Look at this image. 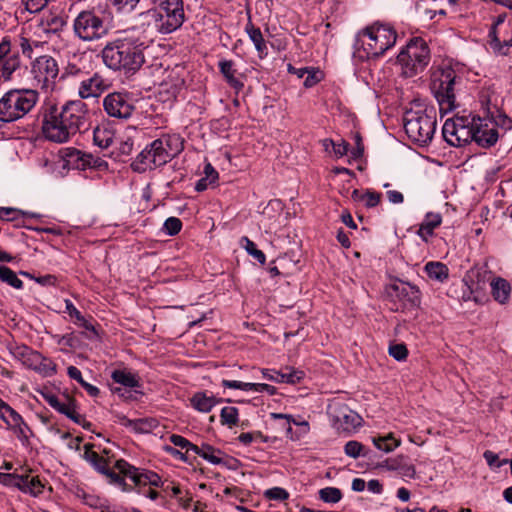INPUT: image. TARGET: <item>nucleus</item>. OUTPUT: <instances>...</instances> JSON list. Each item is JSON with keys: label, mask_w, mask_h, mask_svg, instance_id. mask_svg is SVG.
Listing matches in <instances>:
<instances>
[{"label": "nucleus", "mask_w": 512, "mask_h": 512, "mask_svg": "<svg viewBox=\"0 0 512 512\" xmlns=\"http://www.w3.org/2000/svg\"><path fill=\"white\" fill-rule=\"evenodd\" d=\"M220 73L223 75L227 84L233 88L237 93L244 87V83L237 77V70L232 60H220L218 63Z\"/></svg>", "instance_id": "obj_22"}, {"label": "nucleus", "mask_w": 512, "mask_h": 512, "mask_svg": "<svg viewBox=\"0 0 512 512\" xmlns=\"http://www.w3.org/2000/svg\"><path fill=\"white\" fill-rule=\"evenodd\" d=\"M424 271L430 279L441 283L447 280L449 277L448 267L444 263L438 261H431L426 263L424 266Z\"/></svg>", "instance_id": "obj_31"}, {"label": "nucleus", "mask_w": 512, "mask_h": 512, "mask_svg": "<svg viewBox=\"0 0 512 512\" xmlns=\"http://www.w3.org/2000/svg\"><path fill=\"white\" fill-rule=\"evenodd\" d=\"M220 421L222 425L232 427L238 423V409L232 406L222 408L220 413Z\"/></svg>", "instance_id": "obj_48"}, {"label": "nucleus", "mask_w": 512, "mask_h": 512, "mask_svg": "<svg viewBox=\"0 0 512 512\" xmlns=\"http://www.w3.org/2000/svg\"><path fill=\"white\" fill-rule=\"evenodd\" d=\"M495 112L491 114L488 118L492 121L495 128L502 127L506 130L512 128V119L508 117L505 113L501 112L498 107H495Z\"/></svg>", "instance_id": "obj_47"}, {"label": "nucleus", "mask_w": 512, "mask_h": 512, "mask_svg": "<svg viewBox=\"0 0 512 512\" xmlns=\"http://www.w3.org/2000/svg\"><path fill=\"white\" fill-rule=\"evenodd\" d=\"M473 141L482 148H490L496 144L499 138L497 128L488 117L473 116Z\"/></svg>", "instance_id": "obj_16"}, {"label": "nucleus", "mask_w": 512, "mask_h": 512, "mask_svg": "<svg viewBox=\"0 0 512 512\" xmlns=\"http://www.w3.org/2000/svg\"><path fill=\"white\" fill-rule=\"evenodd\" d=\"M89 127L87 105L82 100L68 101L61 110L56 105L43 112L42 132L46 139L63 143Z\"/></svg>", "instance_id": "obj_1"}, {"label": "nucleus", "mask_w": 512, "mask_h": 512, "mask_svg": "<svg viewBox=\"0 0 512 512\" xmlns=\"http://www.w3.org/2000/svg\"><path fill=\"white\" fill-rule=\"evenodd\" d=\"M436 124V113L432 108L408 111L404 117V129L407 136L421 146L431 142Z\"/></svg>", "instance_id": "obj_6"}, {"label": "nucleus", "mask_w": 512, "mask_h": 512, "mask_svg": "<svg viewBox=\"0 0 512 512\" xmlns=\"http://www.w3.org/2000/svg\"><path fill=\"white\" fill-rule=\"evenodd\" d=\"M373 444L381 451L391 452L400 445V441L396 440L392 434L372 438Z\"/></svg>", "instance_id": "obj_44"}, {"label": "nucleus", "mask_w": 512, "mask_h": 512, "mask_svg": "<svg viewBox=\"0 0 512 512\" xmlns=\"http://www.w3.org/2000/svg\"><path fill=\"white\" fill-rule=\"evenodd\" d=\"M148 147L152 153L154 165H157L159 167L171 161V158L166 151L163 141H161L160 138L154 140L150 145H148Z\"/></svg>", "instance_id": "obj_35"}, {"label": "nucleus", "mask_w": 512, "mask_h": 512, "mask_svg": "<svg viewBox=\"0 0 512 512\" xmlns=\"http://www.w3.org/2000/svg\"><path fill=\"white\" fill-rule=\"evenodd\" d=\"M22 213L20 210L10 207H0V219L6 221H14L18 215Z\"/></svg>", "instance_id": "obj_63"}, {"label": "nucleus", "mask_w": 512, "mask_h": 512, "mask_svg": "<svg viewBox=\"0 0 512 512\" xmlns=\"http://www.w3.org/2000/svg\"><path fill=\"white\" fill-rule=\"evenodd\" d=\"M262 375L265 379L277 383H291L299 382L304 377V372L299 370H292L290 372H281L272 369H262Z\"/></svg>", "instance_id": "obj_24"}, {"label": "nucleus", "mask_w": 512, "mask_h": 512, "mask_svg": "<svg viewBox=\"0 0 512 512\" xmlns=\"http://www.w3.org/2000/svg\"><path fill=\"white\" fill-rule=\"evenodd\" d=\"M108 22L94 10H83L73 20V32L84 42H92L106 37L109 33Z\"/></svg>", "instance_id": "obj_7"}, {"label": "nucleus", "mask_w": 512, "mask_h": 512, "mask_svg": "<svg viewBox=\"0 0 512 512\" xmlns=\"http://www.w3.org/2000/svg\"><path fill=\"white\" fill-rule=\"evenodd\" d=\"M264 497L268 500L284 501L289 498V493L281 487H273L264 492Z\"/></svg>", "instance_id": "obj_54"}, {"label": "nucleus", "mask_w": 512, "mask_h": 512, "mask_svg": "<svg viewBox=\"0 0 512 512\" xmlns=\"http://www.w3.org/2000/svg\"><path fill=\"white\" fill-rule=\"evenodd\" d=\"M163 20L166 27L169 28L170 32H174L179 29L185 21L184 9L182 7L169 8V10H162Z\"/></svg>", "instance_id": "obj_27"}, {"label": "nucleus", "mask_w": 512, "mask_h": 512, "mask_svg": "<svg viewBox=\"0 0 512 512\" xmlns=\"http://www.w3.org/2000/svg\"><path fill=\"white\" fill-rule=\"evenodd\" d=\"M191 404L196 410L208 413L217 404V401L214 396H208L204 392H197L191 398Z\"/></svg>", "instance_id": "obj_37"}, {"label": "nucleus", "mask_w": 512, "mask_h": 512, "mask_svg": "<svg viewBox=\"0 0 512 512\" xmlns=\"http://www.w3.org/2000/svg\"><path fill=\"white\" fill-rule=\"evenodd\" d=\"M194 453L211 464L218 465L222 463V459L219 456L222 454V451L212 447L209 444L203 443L200 447L198 446V450L194 451Z\"/></svg>", "instance_id": "obj_40"}, {"label": "nucleus", "mask_w": 512, "mask_h": 512, "mask_svg": "<svg viewBox=\"0 0 512 512\" xmlns=\"http://www.w3.org/2000/svg\"><path fill=\"white\" fill-rule=\"evenodd\" d=\"M492 96L493 95L489 90H483L480 92L479 101L483 109V117H489L495 112L494 106L497 107V105L493 103Z\"/></svg>", "instance_id": "obj_49"}, {"label": "nucleus", "mask_w": 512, "mask_h": 512, "mask_svg": "<svg viewBox=\"0 0 512 512\" xmlns=\"http://www.w3.org/2000/svg\"><path fill=\"white\" fill-rule=\"evenodd\" d=\"M51 0H23L26 10L30 13L42 11Z\"/></svg>", "instance_id": "obj_57"}, {"label": "nucleus", "mask_w": 512, "mask_h": 512, "mask_svg": "<svg viewBox=\"0 0 512 512\" xmlns=\"http://www.w3.org/2000/svg\"><path fill=\"white\" fill-rule=\"evenodd\" d=\"M389 297L393 302L394 311H410L418 308L421 304V292L419 288L408 282L400 281L392 284L388 290Z\"/></svg>", "instance_id": "obj_10"}, {"label": "nucleus", "mask_w": 512, "mask_h": 512, "mask_svg": "<svg viewBox=\"0 0 512 512\" xmlns=\"http://www.w3.org/2000/svg\"><path fill=\"white\" fill-rule=\"evenodd\" d=\"M389 355L397 361L407 358L408 350L404 344H394L389 347Z\"/></svg>", "instance_id": "obj_56"}, {"label": "nucleus", "mask_w": 512, "mask_h": 512, "mask_svg": "<svg viewBox=\"0 0 512 512\" xmlns=\"http://www.w3.org/2000/svg\"><path fill=\"white\" fill-rule=\"evenodd\" d=\"M56 338H57V343L59 345L67 347V348H75L78 343V339L76 336H74L73 333L65 334L62 336H56Z\"/></svg>", "instance_id": "obj_61"}, {"label": "nucleus", "mask_w": 512, "mask_h": 512, "mask_svg": "<svg viewBox=\"0 0 512 512\" xmlns=\"http://www.w3.org/2000/svg\"><path fill=\"white\" fill-rule=\"evenodd\" d=\"M182 229V222L177 217H169L165 220L163 225V231L169 235H177Z\"/></svg>", "instance_id": "obj_51"}, {"label": "nucleus", "mask_w": 512, "mask_h": 512, "mask_svg": "<svg viewBox=\"0 0 512 512\" xmlns=\"http://www.w3.org/2000/svg\"><path fill=\"white\" fill-rule=\"evenodd\" d=\"M113 133L104 127H96L93 131L94 144L100 148H108L113 143Z\"/></svg>", "instance_id": "obj_42"}, {"label": "nucleus", "mask_w": 512, "mask_h": 512, "mask_svg": "<svg viewBox=\"0 0 512 512\" xmlns=\"http://www.w3.org/2000/svg\"><path fill=\"white\" fill-rule=\"evenodd\" d=\"M171 160L183 150V140L179 135H163L160 137Z\"/></svg>", "instance_id": "obj_38"}, {"label": "nucleus", "mask_w": 512, "mask_h": 512, "mask_svg": "<svg viewBox=\"0 0 512 512\" xmlns=\"http://www.w3.org/2000/svg\"><path fill=\"white\" fill-rule=\"evenodd\" d=\"M306 77L304 79V86L305 87H312L314 86L315 84H317L321 78H322V73L321 71L319 70H310L308 68V72L306 73Z\"/></svg>", "instance_id": "obj_62"}, {"label": "nucleus", "mask_w": 512, "mask_h": 512, "mask_svg": "<svg viewBox=\"0 0 512 512\" xmlns=\"http://www.w3.org/2000/svg\"><path fill=\"white\" fill-rule=\"evenodd\" d=\"M383 466L388 470L397 471L403 477L414 478L416 474L414 465L403 455L386 459Z\"/></svg>", "instance_id": "obj_23"}, {"label": "nucleus", "mask_w": 512, "mask_h": 512, "mask_svg": "<svg viewBox=\"0 0 512 512\" xmlns=\"http://www.w3.org/2000/svg\"><path fill=\"white\" fill-rule=\"evenodd\" d=\"M138 26L142 29L144 36L141 38L146 42L148 36H154L156 34H170V30L166 27L163 20V13L161 10L156 8L148 9L138 15Z\"/></svg>", "instance_id": "obj_17"}, {"label": "nucleus", "mask_w": 512, "mask_h": 512, "mask_svg": "<svg viewBox=\"0 0 512 512\" xmlns=\"http://www.w3.org/2000/svg\"><path fill=\"white\" fill-rule=\"evenodd\" d=\"M103 108L110 117L127 120L134 113L136 106L130 93L113 92L104 97Z\"/></svg>", "instance_id": "obj_14"}, {"label": "nucleus", "mask_w": 512, "mask_h": 512, "mask_svg": "<svg viewBox=\"0 0 512 512\" xmlns=\"http://www.w3.org/2000/svg\"><path fill=\"white\" fill-rule=\"evenodd\" d=\"M93 444H85L84 445V453L83 458L90 463L95 470L99 473H106V469L108 468L107 460L100 456L97 452L92 450Z\"/></svg>", "instance_id": "obj_30"}, {"label": "nucleus", "mask_w": 512, "mask_h": 512, "mask_svg": "<svg viewBox=\"0 0 512 512\" xmlns=\"http://www.w3.org/2000/svg\"><path fill=\"white\" fill-rule=\"evenodd\" d=\"M241 244L247 253L252 256L255 260H257L260 264H265L266 256L263 251L259 250L256 244L250 240L248 237L244 236L241 238Z\"/></svg>", "instance_id": "obj_45"}, {"label": "nucleus", "mask_w": 512, "mask_h": 512, "mask_svg": "<svg viewBox=\"0 0 512 512\" xmlns=\"http://www.w3.org/2000/svg\"><path fill=\"white\" fill-rule=\"evenodd\" d=\"M319 498L326 503H338L342 499V492L336 487H325L319 490Z\"/></svg>", "instance_id": "obj_46"}, {"label": "nucleus", "mask_w": 512, "mask_h": 512, "mask_svg": "<svg viewBox=\"0 0 512 512\" xmlns=\"http://www.w3.org/2000/svg\"><path fill=\"white\" fill-rule=\"evenodd\" d=\"M115 467L119 471V474L131 479L139 489L147 485L154 487L161 485V477L157 473L148 470H140L123 459L117 460Z\"/></svg>", "instance_id": "obj_15"}, {"label": "nucleus", "mask_w": 512, "mask_h": 512, "mask_svg": "<svg viewBox=\"0 0 512 512\" xmlns=\"http://www.w3.org/2000/svg\"><path fill=\"white\" fill-rule=\"evenodd\" d=\"M87 153L76 148H63L60 150L62 167L64 169L85 170Z\"/></svg>", "instance_id": "obj_20"}, {"label": "nucleus", "mask_w": 512, "mask_h": 512, "mask_svg": "<svg viewBox=\"0 0 512 512\" xmlns=\"http://www.w3.org/2000/svg\"><path fill=\"white\" fill-rule=\"evenodd\" d=\"M21 483H23L22 475L0 472V484L7 487H15L20 490Z\"/></svg>", "instance_id": "obj_52"}, {"label": "nucleus", "mask_w": 512, "mask_h": 512, "mask_svg": "<svg viewBox=\"0 0 512 512\" xmlns=\"http://www.w3.org/2000/svg\"><path fill=\"white\" fill-rule=\"evenodd\" d=\"M21 61L18 52H12L11 41L8 37L0 42V77L10 80L13 73L20 68Z\"/></svg>", "instance_id": "obj_18"}, {"label": "nucleus", "mask_w": 512, "mask_h": 512, "mask_svg": "<svg viewBox=\"0 0 512 512\" xmlns=\"http://www.w3.org/2000/svg\"><path fill=\"white\" fill-rule=\"evenodd\" d=\"M0 281L12 286L15 289H22L23 282L16 273L5 265H0Z\"/></svg>", "instance_id": "obj_43"}, {"label": "nucleus", "mask_w": 512, "mask_h": 512, "mask_svg": "<svg viewBox=\"0 0 512 512\" xmlns=\"http://www.w3.org/2000/svg\"><path fill=\"white\" fill-rule=\"evenodd\" d=\"M169 440L170 442L177 446V447H180L182 449H186V452H189V451H197L198 450V446L191 443L189 440H187L185 437L181 436V435H178V434H172L170 437H169Z\"/></svg>", "instance_id": "obj_53"}, {"label": "nucleus", "mask_w": 512, "mask_h": 512, "mask_svg": "<svg viewBox=\"0 0 512 512\" xmlns=\"http://www.w3.org/2000/svg\"><path fill=\"white\" fill-rule=\"evenodd\" d=\"M146 41L139 36L128 34L108 41L101 50L104 65L124 74H134L143 65Z\"/></svg>", "instance_id": "obj_2"}, {"label": "nucleus", "mask_w": 512, "mask_h": 512, "mask_svg": "<svg viewBox=\"0 0 512 512\" xmlns=\"http://www.w3.org/2000/svg\"><path fill=\"white\" fill-rule=\"evenodd\" d=\"M36 89H11L0 98V121L10 123L25 117L37 104Z\"/></svg>", "instance_id": "obj_4"}, {"label": "nucleus", "mask_w": 512, "mask_h": 512, "mask_svg": "<svg viewBox=\"0 0 512 512\" xmlns=\"http://www.w3.org/2000/svg\"><path fill=\"white\" fill-rule=\"evenodd\" d=\"M85 157H86L85 169L94 168V169L102 171V170H105L108 168V163L99 157H94L92 154H88V153Z\"/></svg>", "instance_id": "obj_55"}, {"label": "nucleus", "mask_w": 512, "mask_h": 512, "mask_svg": "<svg viewBox=\"0 0 512 512\" xmlns=\"http://www.w3.org/2000/svg\"><path fill=\"white\" fill-rule=\"evenodd\" d=\"M8 350L14 359L21 362L25 367L48 375L56 373V365L49 358L33 350L25 344H9Z\"/></svg>", "instance_id": "obj_9"}, {"label": "nucleus", "mask_w": 512, "mask_h": 512, "mask_svg": "<svg viewBox=\"0 0 512 512\" xmlns=\"http://www.w3.org/2000/svg\"><path fill=\"white\" fill-rule=\"evenodd\" d=\"M442 223V216L439 213L428 212L419 228L417 235L425 242H429V238L434 235V230Z\"/></svg>", "instance_id": "obj_21"}, {"label": "nucleus", "mask_w": 512, "mask_h": 512, "mask_svg": "<svg viewBox=\"0 0 512 512\" xmlns=\"http://www.w3.org/2000/svg\"><path fill=\"white\" fill-rule=\"evenodd\" d=\"M458 76L452 68L436 71L432 76L431 91L434 94L440 108V112H450L455 107L454 87Z\"/></svg>", "instance_id": "obj_8"}, {"label": "nucleus", "mask_w": 512, "mask_h": 512, "mask_svg": "<svg viewBox=\"0 0 512 512\" xmlns=\"http://www.w3.org/2000/svg\"><path fill=\"white\" fill-rule=\"evenodd\" d=\"M506 34L507 37L503 36V38H501L495 27L491 28L489 31L491 48L494 52L504 56L508 54L509 48L512 47V28H509Z\"/></svg>", "instance_id": "obj_25"}, {"label": "nucleus", "mask_w": 512, "mask_h": 512, "mask_svg": "<svg viewBox=\"0 0 512 512\" xmlns=\"http://www.w3.org/2000/svg\"><path fill=\"white\" fill-rule=\"evenodd\" d=\"M156 167L158 166L153 164L152 153L148 146H146L131 163L132 170L138 173H143L148 169H154Z\"/></svg>", "instance_id": "obj_32"}, {"label": "nucleus", "mask_w": 512, "mask_h": 512, "mask_svg": "<svg viewBox=\"0 0 512 512\" xmlns=\"http://www.w3.org/2000/svg\"><path fill=\"white\" fill-rule=\"evenodd\" d=\"M117 418L121 425L129 427L137 433H149L156 427V420L149 418L129 419L123 414H118Z\"/></svg>", "instance_id": "obj_26"}, {"label": "nucleus", "mask_w": 512, "mask_h": 512, "mask_svg": "<svg viewBox=\"0 0 512 512\" xmlns=\"http://www.w3.org/2000/svg\"><path fill=\"white\" fill-rule=\"evenodd\" d=\"M111 378L115 383H118L124 387L137 388L141 386L140 378L138 375L126 369L114 370L111 374Z\"/></svg>", "instance_id": "obj_29"}, {"label": "nucleus", "mask_w": 512, "mask_h": 512, "mask_svg": "<svg viewBox=\"0 0 512 512\" xmlns=\"http://www.w3.org/2000/svg\"><path fill=\"white\" fill-rule=\"evenodd\" d=\"M491 292L494 299L503 304L510 297L511 287L508 281L499 277L491 282Z\"/></svg>", "instance_id": "obj_34"}, {"label": "nucleus", "mask_w": 512, "mask_h": 512, "mask_svg": "<svg viewBox=\"0 0 512 512\" xmlns=\"http://www.w3.org/2000/svg\"><path fill=\"white\" fill-rule=\"evenodd\" d=\"M56 411L65 415L74 423H80L82 421V415L77 411L76 400L70 397L68 394L64 395V401H62L61 405Z\"/></svg>", "instance_id": "obj_33"}, {"label": "nucleus", "mask_w": 512, "mask_h": 512, "mask_svg": "<svg viewBox=\"0 0 512 512\" xmlns=\"http://www.w3.org/2000/svg\"><path fill=\"white\" fill-rule=\"evenodd\" d=\"M157 10H169V8H178L183 6V0H155Z\"/></svg>", "instance_id": "obj_64"}, {"label": "nucleus", "mask_w": 512, "mask_h": 512, "mask_svg": "<svg viewBox=\"0 0 512 512\" xmlns=\"http://www.w3.org/2000/svg\"><path fill=\"white\" fill-rule=\"evenodd\" d=\"M118 11H132L140 0H110Z\"/></svg>", "instance_id": "obj_59"}, {"label": "nucleus", "mask_w": 512, "mask_h": 512, "mask_svg": "<svg viewBox=\"0 0 512 512\" xmlns=\"http://www.w3.org/2000/svg\"><path fill=\"white\" fill-rule=\"evenodd\" d=\"M332 426L339 432L351 433L361 426L362 418L346 404L335 401L329 405L328 411Z\"/></svg>", "instance_id": "obj_13"}, {"label": "nucleus", "mask_w": 512, "mask_h": 512, "mask_svg": "<svg viewBox=\"0 0 512 512\" xmlns=\"http://www.w3.org/2000/svg\"><path fill=\"white\" fill-rule=\"evenodd\" d=\"M397 34L387 24L374 23L358 32L354 43V57L361 61L382 56L396 43Z\"/></svg>", "instance_id": "obj_3"}, {"label": "nucleus", "mask_w": 512, "mask_h": 512, "mask_svg": "<svg viewBox=\"0 0 512 512\" xmlns=\"http://www.w3.org/2000/svg\"><path fill=\"white\" fill-rule=\"evenodd\" d=\"M221 385L224 388L239 389L243 391H251L252 383L241 382L236 380L223 379Z\"/></svg>", "instance_id": "obj_58"}, {"label": "nucleus", "mask_w": 512, "mask_h": 512, "mask_svg": "<svg viewBox=\"0 0 512 512\" xmlns=\"http://www.w3.org/2000/svg\"><path fill=\"white\" fill-rule=\"evenodd\" d=\"M31 74L40 89L44 91H52L55 87L56 78L59 74L58 63L49 55L37 57L32 62Z\"/></svg>", "instance_id": "obj_12"}, {"label": "nucleus", "mask_w": 512, "mask_h": 512, "mask_svg": "<svg viewBox=\"0 0 512 512\" xmlns=\"http://www.w3.org/2000/svg\"><path fill=\"white\" fill-rule=\"evenodd\" d=\"M442 135L450 146H464L473 141V124L464 116L447 119L442 127Z\"/></svg>", "instance_id": "obj_11"}, {"label": "nucleus", "mask_w": 512, "mask_h": 512, "mask_svg": "<svg viewBox=\"0 0 512 512\" xmlns=\"http://www.w3.org/2000/svg\"><path fill=\"white\" fill-rule=\"evenodd\" d=\"M67 374L71 379L77 381L90 396L96 397L100 393V390L96 386L83 379L82 373L77 367L69 366L67 368Z\"/></svg>", "instance_id": "obj_41"}, {"label": "nucleus", "mask_w": 512, "mask_h": 512, "mask_svg": "<svg viewBox=\"0 0 512 512\" xmlns=\"http://www.w3.org/2000/svg\"><path fill=\"white\" fill-rule=\"evenodd\" d=\"M430 61V52L426 42L421 38H413L397 56L400 75L411 78L424 71Z\"/></svg>", "instance_id": "obj_5"}, {"label": "nucleus", "mask_w": 512, "mask_h": 512, "mask_svg": "<svg viewBox=\"0 0 512 512\" xmlns=\"http://www.w3.org/2000/svg\"><path fill=\"white\" fill-rule=\"evenodd\" d=\"M363 450L364 446L356 440H350L344 446L345 454L354 459L365 456L366 454L363 453Z\"/></svg>", "instance_id": "obj_50"}, {"label": "nucleus", "mask_w": 512, "mask_h": 512, "mask_svg": "<svg viewBox=\"0 0 512 512\" xmlns=\"http://www.w3.org/2000/svg\"><path fill=\"white\" fill-rule=\"evenodd\" d=\"M245 31L249 36V39L253 42L255 49L257 50L259 57L264 58L267 52V45L263 38L260 28L254 26L250 21L245 27Z\"/></svg>", "instance_id": "obj_28"}, {"label": "nucleus", "mask_w": 512, "mask_h": 512, "mask_svg": "<svg viewBox=\"0 0 512 512\" xmlns=\"http://www.w3.org/2000/svg\"><path fill=\"white\" fill-rule=\"evenodd\" d=\"M110 86V82L99 73H94L91 77L81 81L78 93L82 99L98 97Z\"/></svg>", "instance_id": "obj_19"}, {"label": "nucleus", "mask_w": 512, "mask_h": 512, "mask_svg": "<svg viewBox=\"0 0 512 512\" xmlns=\"http://www.w3.org/2000/svg\"><path fill=\"white\" fill-rule=\"evenodd\" d=\"M364 197H365L364 205L367 208L376 207L380 203V200H381V194L380 193H377V192H374V191H370V190H366L365 191Z\"/></svg>", "instance_id": "obj_60"}, {"label": "nucleus", "mask_w": 512, "mask_h": 512, "mask_svg": "<svg viewBox=\"0 0 512 512\" xmlns=\"http://www.w3.org/2000/svg\"><path fill=\"white\" fill-rule=\"evenodd\" d=\"M0 418L10 427L23 424V418L11 406L0 399Z\"/></svg>", "instance_id": "obj_39"}, {"label": "nucleus", "mask_w": 512, "mask_h": 512, "mask_svg": "<svg viewBox=\"0 0 512 512\" xmlns=\"http://www.w3.org/2000/svg\"><path fill=\"white\" fill-rule=\"evenodd\" d=\"M22 477L23 483L20 484V491L29 493L32 496H38L43 492L44 484L41 482L38 476L23 474Z\"/></svg>", "instance_id": "obj_36"}]
</instances>
